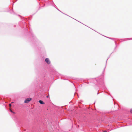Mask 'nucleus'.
Segmentation results:
<instances>
[{
  "mask_svg": "<svg viewBox=\"0 0 132 132\" xmlns=\"http://www.w3.org/2000/svg\"><path fill=\"white\" fill-rule=\"evenodd\" d=\"M31 100V98H28L25 100L24 101V103H28Z\"/></svg>",
  "mask_w": 132,
  "mask_h": 132,
  "instance_id": "1",
  "label": "nucleus"
},
{
  "mask_svg": "<svg viewBox=\"0 0 132 132\" xmlns=\"http://www.w3.org/2000/svg\"><path fill=\"white\" fill-rule=\"evenodd\" d=\"M45 61L47 62V63L48 64H49L50 63V61L49 60V59L48 58H46L45 60Z\"/></svg>",
  "mask_w": 132,
  "mask_h": 132,
  "instance_id": "2",
  "label": "nucleus"
},
{
  "mask_svg": "<svg viewBox=\"0 0 132 132\" xmlns=\"http://www.w3.org/2000/svg\"><path fill=\"white\" fill-rule=\"evenodd\" d=\"M39 102L41 104H45V103L42 101L39 100Z\"/></svg>",
  "mask_w": 132,
  "mask_h": 132,
  "instance_id": "3",
  "label": "nucleus"
},
{
  "mask_svg": "<svg viewBox=\"0 0 132 132\" xmlns=\"http://www.w3.org/2000/svg\"><path fill=\"white\" fill-rule=\"evenodd\" d=\"M10 111L11 112H12L14 113H15L13 112L11 110H10Z\"/></svg>",
  "mask_w": 132,
  "mask_h": 132,
  "instance_id": "4",
  "label": "nucleus"
},
{
  "mask_svg": "<svg viewBox=\"0 0 132 132\" xmlns=\"http://www.w3.org/2000/svg\"><path fill=\"white\" fill-rule=\"evenodd\" d=\"M130 113H132V109H131L130 110Z\"/></svg>",
  "mask_w": 132,
  "mask_h": 132,
  "instance_id": "5",
  "label": "nucleus"
},
{
  "mask_svg": "<svg viewBox=\"0 0 132 132\" xmlns=\"http://www.w3.org/2000/svg\"><path fill=\"white\" fill-rule=\"evenodd\" d=\"M9 106L10 107L11 106V104H9Z\"/></svg>",
  "mask_w": 132,
  "mask_h": 132,
  "instance_id": "6",
  "label": "nucleus"
},
{
  "mask_svg": "<svg viewBox=\"0 0 132 132\" xmlns=\"http://www.w3.org/2000/svg\"><path fill=\"white\" fill-rule=\"evenodd\" d=\"M48 97H49L48 96H47V98Z\"/></svg>",
  "mask_w": 132,
  "mask_h": 132,
  "instance_id": "7",
  "label": "nucleus"
}]
</instances>
